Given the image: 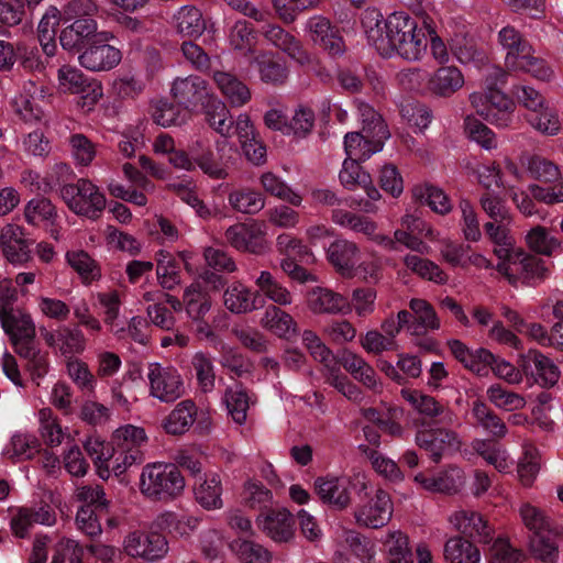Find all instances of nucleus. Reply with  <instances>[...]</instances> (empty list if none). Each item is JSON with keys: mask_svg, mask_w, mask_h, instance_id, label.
Listing matches in <instances>:
<instances>
[{"mask_svg": "<svg viewBox=\"0 0 563 563\" xmlns=\"http://www.w3.org/2000/svg\"><path fill=\"white\" fill-rule=\"evenodd\" d=\"M362 24L367 41L385 57L394 55L407 62H420L429 47L423 27L404 11H396L386 19L377 9H367Z\"/></svg>", "mask_w": 563, "mask_h": 563, "instance_id": "1", "label": "nucleus"}, {"mask_svg": "<svg viewBox=\"0 0 563 563\" xmlns=\"http://www.w3.org/2000/svg\"><path fill=\"white\" fill-rule=\"evenodd\" d=\"M233 152V146L225 140L217 142L213 150L206 141L199 139L189 145L187 153H178L172 159V166L186 172L199 168L210 178L223 179L228 176Z\"/></svg>", "mask_w": 563, "mask_h": 563, "instance_id": "2", "label": "nucleus"}, {"mask_svg": "<svg viewBox=\"0 0 563 563\" xmlns=\"http://www.w3.org/2000/svg\"><path fill=\"white\" fill-rule=\"evenodd\" d=\"M98 5L95 0H71L63 8L65 26L59 34V42L64 49H81L97 35L98 23L96 15Z\"/></svg>", "mask_w": 563, "mask_h": 563, "instance_id": "3", "label": "nucleus"}, {"mask_svg": "<svg viewBox=\"0 0 563 563\" xmlns=\"http://www.w3.org/2000/svg\"><path fill=\"white\" fill-rule=\"evenodd\" d=\"M185 486L181 472L172 463H148L140 474V492L152 500H174L183 494Z\"/></svg>", "mask_w": 563, "mask_h": 563, "instance_id": "4", "label": "nucleus"}, {"mask_svg": "<svg viewBox=\"0 0 563 563\" xmlns=\"http://www.w3.org/2000/svg\"><path fill=\"white\" fill-rule=\"evenodd\" d=\"M499 42L507 51L505 64L508 69L525 71L534 78L549 81L553 78V70L543 59L533 55L531 45L522 40L520 34L511 26L499 31Z\"/></svg>", "mask_w": 563, "mask_h": 563, "instance_id": "5", "label": "nucleus"}, {"mask_svg": "<svg viewBox=\"0 0 563 563\" xmlns=\"http://www.w3.org/2000/svg\"><path fill=\"white\" fill-rule=\"evenodd\" d=\"M314 490L322 504L335 510L346 509L351 505V489L358 495H367L371 482L363 473L320 476L314 481Z\"/></svg>", "mask_w": 563, "mask_h": 563, "instance_id": "6", "label": "nucleus"}, {"mask_svg": "<svg viewBox=\"0 0 563 563\" xmlns=\"http://www.w3.org/2000/svg\"><path fill=\"white\" fill-rule=\"evenodd\" d=\"M302 344L309 351L310 355L322 364V373L328 384L333 386L347 399L353 401L361 400V390L342 374L332 351L322 342L316 332L305 330L302 332Z\"/></svg>", "mask_w": 563, "mask_h": 563, "instance_id": "7", "label": "nucleus"}, {"mask_svg": "<svg viewBox=\"0 0 563 563\" xmlns=\"http://www.w3.org/2000/svg\"><path fill=\"white\" fill-rule=\"evenodd\" d=\"M111 439L115 452V476L125 473L132 465L144 461L142 448L148 441L144 428L130 423L123 424L113 431Z\"/></svg>", "mask_w": 563, "mask_h": 563, "instance_id": "8", "label": "nucleus"}, {"mask_svg": "<svg viewBox=\"0 0 563 563\" xmlns=\"http://www.w3.org/2000/svg\"><path fill=\"white\" fill-rule=\"evenodd\" d=\"M60 196L74 213L89 219L99 218L107 203L106 197L99 187L86 178L63 186Z\"/></svg>", "mask_w": 563, "mask_h": 563, "instance_id": "9", "label": "nucleus"}, {"mask_svg": "<svg viewBox=\"0 0 563 563\" xmlns=\"http://www.w3.org/2000/svg\"><path fill=\"white\" fill-rule=\"evenodd\" d=\"M496 271L510 284L541 279L545 276L547 268L536 256L526 253L520 247L507 251V254L497 257Z\"/></svg>", "mask_w": 563, "mask_h": 563, "instance_id": "10", "label": "nucleus"}, {"mask_svg": "<svg viewBox=\"0 0 563 563\" xmlns=\"http://www.w3.org/2000/svg\"><path fill=\"white\" fill-rule=\"evenodd\" d=\"M470 102L479 115L497 128H507L512 122L515 103L499 90L473 92Z\"/></svg>", "mask_w": 563, "mask_h": 563, "instance_id": "11", "label": "nucleus"}, {"mask_svg": "<svg viewBox=\"0 0 563 563\" xmlns=\"http://www.w3.org/2000/svg\"><path fill=\"white\" fill-rule=\"evenodd\" d=\"M150 395L162 402H173L185 394L183 378L172 366L151 363L147 368Z\"/></svg>", "mask_w": 563, "mask_h": 563, "instance_id": "12", "label": "nucleus"}, {"mask_svg": "<svg viewBox=\"0 0 563 563\" xmlns=\"http://www.w3.org/2000/svg\"><path fill=\"white\" fill-rule=\"evenodd\" d=\"M393 514L394 503L389 494L378 488L372 497L357 505L353 517L362 528L380 529L391 520Z\"/></svg>", "mask_w": 563, "mask_h": 563, "instance_id": "13", "label": "nucleus"}, {"mask_svg": "<svg viewBox=\"0 0 563 563\" xmlns=\"http://www.w3.org/2000/svg\"><path fill=\"white\" fill-rule=\"evenodd\" d=\"M123 550L132 558L158 562L167 555L169 545L167 539L155 531H134L124 538Z\"/></svg>", "mask_w": 563, "mask_h": 563, "instance_id": "14", "label": "nucleus"}, {"mask_svg": "<svg viewBox=\"0 0 563 563\" xmlns=\"http://www.w3.org/2000/svg\"><path fill=\"white\" fill-rule=\"evenodd\" d=\"M170 93L188 111L206 108L213 99L208 82L199 76L190 75L174 79Z\"/></svg>", "mask_w": 563, "mask_h": 563, "instance_id": "15", "label": "nucleus"}, {"mask_svg": "<svg viewBox=\"0 0 563 563\" xmlns=\"http://www.w3.org/2000/svg\"><path fill=\"white\" fill-rule=\"evenodd\" d=\"M255 523L274 543L287 544L295 540V519L286 508L263 511L256 517Z\"/></svg>", "mask_w": 563, "mask_h": 563, "instance_id": "16", "label": "nucleus"}, {"mask_svg": "<svg viewBox=\"0 0 563 563\" xmlns=\"http://www.w3.org/2000/svg\"><path fill=\"white\" fill-rule=\"evenodd\" d=\"M518 365L526 376L532 377L543 388L554 387L561 377V371L554 361L536 349L521 354Z\"/></svg>", "mask_w": 563, "mask_h": 563, "instance_id": "17", "label": "nucleus"}, {"mask_svg": "<svg viewBox=\"0 0 563 563\" xmlns=\"http://www.w3.org/2000/svg\"><path fill=\"white\" fill-rule=\"evenodd\" d=\"M303 30L308 37L329 55L341 56L345 52L342 36L327 16L322 14L309 16L305 22Z\"/></svg>", "mask_w": 563, "mask_h": 563, "instance_id": "18", "label": "nucleus"}, {"mask_svg": "<svg viewBox=\"0 0 563 563\" xmlns=\"http://www.w3.org/2000/svg\"><path fill=\"white\" fill-rule=\"evenodd\" d=\"M448 521L450 526L470 539L487 543L493 539L494 528L479 511L460 508L453 510Z\"/></svg>", "mask_w": 563, "mask_h": 563, "instance_id": "19", "label": "nucleus"}, {"mask_svg": "<svg viewBox=\"0 0 563 563\" xmlns=\"http://www.w3.org/2000/svg\"><path fill=\"white\" fill-rule=\"evenodd\" d=\"M267 227L264 222L236 223L231 225L225 238L239 251L261 254L266 250Z\"/></svg>", "mask_w": 563, "mask_h": 563, "instance_id": "20", "label": "nucleus"}, {"mask_svg": "<svg viewBox=\"0 0 563 563\" xmlns=\"http://www.w3.org/2000/svg\"><path fill=\"white\" fill-rule=\"evenodd\" d=\"M416 443L424 450L434 462H439L461 446L455 432L448 429L420 430L416 434Z\"/></svg>", "mask_w": 563, "mask_h": 563, "instance_id": "21", "label": "nucleus"}, {"mask_svg": "<svg viewBox=\"0 0 563 563\" xmlns=\"http://www.w3.org/2000/svg\"><path fill=\"white\" fill-rule=\"evenodd\" d=\"M263 37L301 66L311 64V55L301 42L282 26L271 23L262 27Z\"/></svg>", "mask_w": 563, "mask_h": 563, "instance_id": "22", "label": "nucleus"}, {"mask_svg": "<svg viewBox=\"0 0 563 563\" xmlns=\"http://www.w3.org/2000/svg\"><path fill=\"white\" fill-rule=\"evenodd\" d=\"M122 58L120 49L106 43L93 40L90 45L79 55V64L91 71L110 70L115 67Z\"/></svg>", "mask_w": 563, "mask_h": 563, "instance_id": "23", "label": "nucleus"}, {"mask_svg": "<svg viewBox=\"0 0 563 563\" xmlns=\"http://www.w3.org/2000/svg\"><path fill=\"white\" fill-rule=\"evenodd\" d=\"M307 306L317 314H339L351 311L345 296L324 287H313L307 294Z\"/></svg>", "mask_w": 563, "mask_h": 563, "instance_id": "24", "label": "nucleus"}, {"mask_svg": "<svg viewBox=\"0 0 563 563\" xmlns=\"http://www.w3.org/2000/svg\"><path fill=\"white\" fill-rule=\"evenodd\" d=\"M387 139L375 136L371 132H350L344 136L345 159L364 162L384 147Z\"/></svg>", "mask_w": 563, "mask_h": 563, "instance_id": "25", "label": "nucleus"}, {"mask_svg": "<svg viewBox=\"0 0 563 563\" xmlns=\"http://www.w3.org/2000/svg\"><path fill=\"white\" fill-rule=\"evenodd\" d=\"M413 481L430 493L455 494L464 486V474L459 467H449L435 476L427 477L422 473Z\"/></svg>", "mask_w": 563, "mask_h": 563, "instance_id": "26", "label": "nucleus"}, {"mask_svg": "<svg viewBox=\"0 0 563 563\" xmlns=\"http://www.w3.org/2000/svg\"><path fill=\"white\" fill-rule=\"evenodd\" d=\"M411 318L408 322V333L420 336L429 331L440 329V319L433 307L424 299L413 298L409 301Z\"/></svg>", "mask_w": 563, "mask_h": 563, "instance_id": "27", "label": "nucleus"}, {"mask_svg": "<svg viewBox=\"0 0 563 563\" xmlns=\"http://www.w3.org/2000/svg\"><path fill=\"white\" fill-rule=\"evenodd\" d=\"M0 246L12 264H23L30 257L23 229L15 223H8L0 230Z\"/></svg>", "mask_w": 563, "mask_h": 563, "instance_id": "28", "label": "nucleus"}, {"mask_svg": "<svg viewBox=\"0 0 563 563\" xmlns=\"http://www.w3.org/2000/svg\"><path fill=\"white\" fill-rule=\"evenodd\" d=\"M1 325L16 350V344L34 343L35 325L31 316L20 309H14L3 316H0Z\"/></svg>", "mask_w": 563, "mask_h": 563, "instance_id": "29", "label": "nucleus"}, {"mask_svg": "<svg viewBox=\"0 0 563 563\" xmlns=\"http://www.w3.org/2000/svg\"><path fill=\"white\" fill-rule=\"evenodd\" d=\"M43 88L29 81L24 86V91L13 99L15 113L25 123L35 124L44 120V111L36 103L38 97H43Z\"/></svg>", "mask_w": 563, "mask_h": 563, "instance_id": "30", "label": "nucleus"}, {"mask_svg": "<svg viewBox=\"0 0 563 563\" xmlns=\"http://www.w3.org/2000/svg\"><path fill=\"white\" fill-rule=\"evenodd\" d=\"M195 498L206 510H217L223 507L222 481L218 473H208L198 476L195 484Z\"/></svg>", "mask_w": 563, "mask_h": 563, "instance_id": "31", "label": "nucleus"}, {"mask_svg": "<svg viewBox=\"0 0 563 563\" xmlns=\"http://www.w3.org/2000/svg\"><path fill=\"white\" fill-rule=\"evenodd\" d=\"M386 563H412L408 534L400 529H388L379 539Z\"/></svg>", "mask_w": 563, "mask_h": 563, "instance_id": "32", "label": "nucleus"}, {"mask_svg": "<svg viewBox=\"0 0 563 563\" xmlns=\"http://www.w3.org/2000/svg\"><path fill=\"white\" fill-rule=\"evenodd\" d=\"M85 450L93 460L97 474L100 478L107 479L114 474L115 452L112 441L107 443L99 437H89L84 443Z\"/></svg>", "mask_w": 563, "mask_h": 563, "instance_id": "33", "label": "nucleus"}, {"mask_svg": "<svg viewBox=\"0 0 563 563\" xmlns=\"http://www.w3.org/2000/svg\"><path fill=\"white\" fill-rule=\"evenodd\" d=\"M357 255V245L344 239L335 240L327 249L328 261L341 275L346 277L354 276Z\"/></svg>", "mask_w": 563, "mask_h": 563, "instance_id": "34", "label": "nucleus"}, {"mask_svg": "<svg viewBox=\"0 0 563 563\" xmlns=\"http://www.w3.org/2000/svg\"><path fill=\"white\" fill-rule=\"evenodd\" d=\"M252 65L257 69L260 78L265 84L280 85L288 77L286 63L273 52H262L252 60Z\"/></svg>", "mask_w": 563, "mask_h": 563, "instance_id": "35", "label": "nucleus"}, {"mask_svg": "<svg viewBox=\"0 0 563 563\" xmlns=\"http://www.w3.org/2000/svg\"><path fill=\"white\" fill-rule=\"evenodd\" d=\"M199 523L200 519L196 516L163 511L155 517L152 528L168 531L180 538H187L197 530Z\"/></svg>", "mask_w": 563, "mask_h": 563, "instance_id": "36", "label": "nucleus"}, {"mask_svg": "<svg viewBox=\"0 0 563 563\" xmlns=\"http://www.w3.org/2000/svg\"><path fill=\"white\" fill-rule=\"evenodd\" d=\"M340 364L367 388L374 391L380 390L382 383L378 380L374 368L362 356L345 350L340 356Z\"/></svg>", "mask_w": 563, "mask_h": 563, "instance_id": "37", "label": "nucleus"}, {"mask_svg": "<svg viewBox=\"0 0 563 563\" xmlns=\"http://www.w3.org/2000/svg\"><path fill=\"white\" fill-rule=\"evenodd\" d=\"M464 76L454 66L437 69L428 80V89L440 97H450L464 86Z\"/></svg>", "mask_w": 563, "mask_h": 563, "instance_id": "38", "label": "nucleus"}, {"mask_svg": "<svg viewBox=\"0 0 563 563\" xmlns=\"http://www.w3.org/2000/svg\"><path fill=\"white\" fill-rule=\"evenodd\" d=\"M254 284L257 288L255 295L263 296L271 300L275 306H289L292 303V295L289 289L284 286L268 271H262L255 278Z\"/></svg>", "mask_w": 563, "mask_h": 563, "instance_id": "39", "label": "nucleus"}, {"mask_svg": "<svg viewBox=\"0 0 563 563\" xmlns=\"http://www.w3.org/2000/svg\"><path fill=\"white\" fill-rule=\"evenodd\" d=\"M197 416V406L191 400H183L164 419L162 427L172 435L186 433L194 424Z\"/></svg>", "mask_w": 563, "mask_h": 563, "instance_id": "40", "label": "nucleus"}, {"mask_svg": "<svg viewBox=\"0 0 563 563\" xmlns=\"http://www.w3.org/2000/svg\"><path fill=\"white\" fill-rule=\"evenodd\" d=\"M213 80L232 107H242L251 100L250 88L234 75L225 71H216Z\"/></svg>", "mask_w": 563, "mask_h": 563, "instance_id": "41", "label": "nucleus"}, {"mask_svg": "<svg viewBox=\"0 0 563 563\" xmlns=\"http://www.w3.org/2000/svg\"><path fill=\"white\" fill-rule=\"evenodd\" d=\"M223 305L236 314L255 310L256 295L241 282H233L223 292Z\"/></svg>", "mask_w": 563, "mask_h": 563, "instance_id": "42", "label": "nucleus"}, {"mask_svg": "<svg viewBox=\"0 0 563 563\" xmlns=\"http://www.w3.org/2000/svg\"><path fill=\"white\" fill-rule=\"evenodd\" d=\"M174 24L181 36L198 38L207 29L201 11L194 5H184L174 14Z\"/></svg>", "mask_w": 563, "mask_h": 563, "instance_id": "43", "label": "nucleus"}, {"mask_svg": "<svg viewBox=\"0 0 563 563\" xmlns=\"http://www.w3.org/2000/svg\"><path fill=\"white\" fill-rule=\"evenodd\" d=\"M228 545L239 563H272L273 553L258 542L236 538Z\"/></svg>", "mask_w": 563, "mask_h": 563, "instance_id": "44", "label": "nucleus"}, {"mask_svg": "<svg viewBox=\"0 0 563 563\" xmlns=\"http://www.w3.org/2000/svg\"><path fill=\"white\" fill-rule=\"evenodd\" d=\"M184 309L191 321H201L211 309L209 294L199 283H192L185 288L183 295Z\"/></svg>", "mask_w": 563, "mask_h": 563, "instance_id": "45", "label": "nucleus"}, {"mask_svg": "<svg viewBox=\"0 0 563 563\" xmlns=\"http://www.w3.org/2000/svg\"><path fill=\"white\" fill-rule=\"evenodd\" d=\"M446 563H481L482 554L478 548L463 537H452L446 540L443 548Z\"/></svg>", "mask_w": 563, "mask_h": 563, "instance_id": "46", "label": "nucleus"}, {"mask_svg": "<svg viewBox=\"0 0 563 563\" xmlns=\"http://www.w3.org/2000/svg\"><path fill=\"white\" fill-rule=\"evenodd\" d=\"M261 325L279 338H288L297 332L294 318L275 305L265 309Z\"/></svg>", "mask_w": 563, "mask_h": 563, "instance_id": "47", "label": "nucleus"}, {"mask_svg": "<svg viewBox=\"0 0 563 563\" xmlns=\"http://www.w3.org/2000/svg\"><path fill=\"white\" fill-rule=\"evenodd\" d=\"M541 467V455L539 450L532 444L522 446V454L517 463V478L519 483L530 488L533 486Z\"/></svg>", "mask_w": 563, "mask_h": 563, "instance_id": "48", "label": "nucleus"}, {"mask_svg": "<svg viewBox=\"0 0 563 563\" xmlns=\"http://www.w3.org/2000/svg\"><path fill=\"white\" fill-rule=\"evenodd\" d=\"M222 401L232 420L240 426L244 424L251 404V397L244 387L239 384L228 387Z\"/></svg>", "mask_w": 563, "mask_h": 563, "instance_id": "49", "label": "nucleus"}, {"mask_svg": "<svg viewBox=\"0 0 563 563\" xmlns=\"http://www.w3.org/2000/svg\"><path fill=\"white\" fill-rule=\"evenodd\" d=\"M260 184L265 192L287 201L294 207H299L302 203V196L291 188L280 176L272 172L263 173L260 177Z\"/></svg>", "mask_w": 563, "mask_h": 563, "instance_id": "50", "label": "nucleus"}, {"mask_svg": "<svg viewBox=\"0 0 563 563\" xmlns=\"http://www.w3.org/2000/svg\"><path fill=\"white\" fill-rule=\"evenodd\" d=\"M402 398L419 413L435 417L444 413V419L448 421L453 420V413L445 411L444 407L440 405L432 396L426 395L417 389L404 388L401 390Z\"/></svg>", "mask_w": 563, "mask_h": 563, "instance_id": "51", "label": "nucleus"}, {"mask_svg": "<svg viewBox=\"0 0 563 563\" xmlns=\"http://www.w3.org/2000/svg\"><path fill=\"white\" fill-rule=\"evenodd\" d=\"M473 449L488 464L493 465L500 473H508L512 467V460L506 448L486 440H475Z\"/></svg>", "mask_w": 563, "mask_h": 563, "instance_id": "52", "label": "nucleus"}, {"mask_svg": "<svg viewBox=\"0 0 563 563\" xmlns=\"http://www.w3.org/2000/svg\"><path fill=\"white\" fill-rule=\"evenodd\" d=\"M472 415L476 423L490 435L497 439H503L507 435L508 428L506 423L483 401L477 400L473 402Z\"/></svg>", "mask_w": 563, "mask_h": 563, "instance_id": "53", "label": "nucleus"}, {"mask_svg": "<svg viewBox=\"0 0 563 563\" xmlns=\"http://www.w3.org/2000/svg\"><path fill=\"white\" fill-rule=\"evenodd\" d=\"M206 119L219 134L229 137L233 134L234 121L225 103L213 98L206 107Z\"/></svg>", "mask_w": 563, "mask_h": 563, "instance_id": "54", "label": "nucleus"}, {"mask_svg": "<svg viewBox=\"0 0 563 563\" xmlns=\"http://www.w3.org/2000/svg\"><path fill=\"white\" fill-rule=\"evenodd\" d=\"M15 352L26 360V367L32 376V379L40 385V380L48 372L47 354L40 351L34 343H20L16 344Z\"/></svg>", "mask_w": 563, "mask_h": 563, "instance_id": "55", "label": "nucleus"}, {"mask_svg": "<svg viewBox=\"0 0 563 563\" xmlns=\"http://www.w3.org/2000/svg\"><path fill=\"white\" fill-rule=\"evenodd\" d=\"M156 276L159 285L167 290L174 289L181 282L179 266L166 250H159L155 256Z\"/></svg>", "mask_w": 563, "mask_h": 563, "instance_id": "56", "label": "nucleus"}, {"mask_svg": "<svg viewBox=\"0 0 563 563\" xmlns=\"http://www.w3.org/2000/svg\"><path fill=\"white\" fill-rule=\"evenodd\" d=\"M190 111L185 107L170 103L166 100H158L152 109V118L154 122L163 128L179 125L186 122Z\"/></svg>", "mask_w": 563, "mask_h": 563, "instance_id": "57", "label": "nucleus"}, {"mask_svg": "<svg viewBox=\"0 0 563 563\" xmlns=\"http://www.w3.org/2000/svg\"><path fill=\"white\" fill-rule=\"evenodd\" d=\"M486 395L492 405L504 411L521 410L527 405L525 396L509 390L499 384L490 385L486 390Z\"/></svg>", "mask_w": 563, "mask_h": 563, "instance_id": "58", "label": "nucleus"}, {"mask_svg": "<svg viewBox=\"0 0 563 563\" xmlns=\"http://www.w3.org/2000/svg\"><path fill=\"white\" fill-rule=\"evenodd\" d=\"M404 263L412 273L429 282L443 285L449 279L448 274L438 264L428 258L409 254L404 257Z\"/></svg>", "mask_w": 563, "mask_h": 563, "instance_id": "59", "label": "nucleus"}, {"mask_svg": "<svg viewBox=\"0 0 563 563\" xmlns=\"http://www.w3.org/2000/svg\"><path fill=\"white\" fill-rule=\"evenodd\" d=\"M38 451L37 440L26 433H15L2 450V455L11 461L29 460Z\"/></svg>", "mask_w": 563, "mask_h": 563, "instance_id": "60", "label": "nucleus"}, {"mask_svg": "<svg viewBox=\"0 0 563 563\" xmlns=\"http://www.w3.org/2000/svg\"><path fill=\"white\" fill-rule=\"evenodd\" d=\"M277 16L284 23H292L305 11L319 9L322 0H272Z\"/></svg>", "mask_w": 563, "mask_h": 563, "instance_id": "61", "label": "nucleus"}, {"mask_svg": "<svg viewBox=\"0 0 563 563\" xmlns=\"http://www.w3.org/2000/svg\"><path fill=\"white\" fill-rule=\"evenodd\" d=\"M256 41L254 27L245 20L235 21L228 31V43L234 51L251 52Z\"/></svg>", "mask_w": 563, "mask_h": 563, "instance_id": "62", "label": "nucleus"}, {"mask_svg": "<svg viewBox=\"0 0 563 563\" xmlns=\"http://www.w3.org/2000/svg\"><path fill=\"white\" fill-rule=\"evenodd\" d=\"M25 221L31 225H45L56 220L57 212L46 198L31 199L24 207Z\"/></svg>", "mask_w": 563, "mask_h": 563, "instance_id": "63", "label": "nucleus"}, {"mask_svg": "<svg viewBox=\"0 0 563 563\" xmlns=\"http://www.w3.org/2000/svg\"><path fill=\"white\" fill-rule=\"evenodd\" d=\"M344 541L351 554L361 563L376 562V548L368 538L361 536L354 530H346L344 532Z\"/></svg>", "mask_w": 563, "mask_h": 563, "instance_id": "64", "label": "nucleus"}]
</instances>
